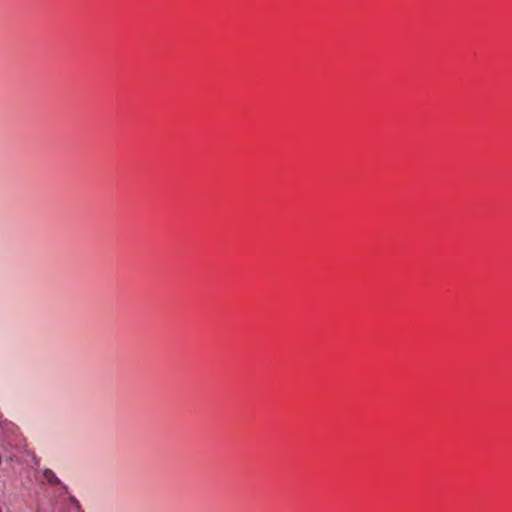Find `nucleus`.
Returning <instances> with one entry per match:
<instances>
[{"label":"nucleus","instance_id":"f257e3e1","mask_svg":"<svg viewBox=\"0 0 512 512\" xmlns=\"http://www.w3.org/2000/svg\"><path fill=\"white\" fill-rule=\"evenodd\" d=\"M44 475V478L47 480L48 483H50L51 485H57L59 484V479L57 478V476L54 474V472L50 469H46L43 473Z\"/></svg>","mask_w":512,"mask_h":512}]
</instances>
